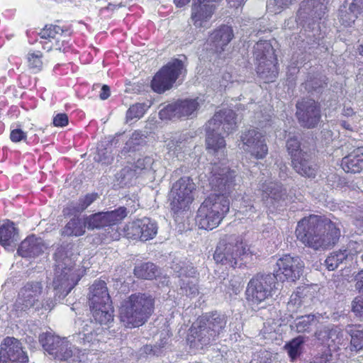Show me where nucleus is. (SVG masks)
<instances>
[{"label": "nucleus", "mask_w": 363, "mask_h": 363, "mask_svg": "<svg viewBox=\"0 0 363 363\" xmlns=\"http://www.w3.org/2000/svg\"><path fill=\"white\" fill-rule=\"evenodd\" d=\"M296 235L303 245L315 250H326L335 245L340 238V229L330 219L310 215L298 222Z\"/></svg>", "instance_id": "f257e3e1"}, {"label": "nucleus", "mask_w": 363, "mask_h": 363, "mask_svg": "<svg viewBox=\"0 0 363 363\" xmlns=\"http://www.w3.org/2000/svg\"><path fill=\"white\" fill-rule=\"evenodd\" d=\"M55 260V277L52 281L55 301L62 300L77 285L81 274L75 269L77 255L70 245H62L54 254Z\"/></svg>", "instance_id": "f03ea898"}, {"label": "nucleus", "mask_w": 363, "mask_h": 363, "mask_svg": "<svg viewBox=\"0 0 363 363\" xmlns=\"http://www.w3.org/2000/svg\"><path fill=\"white\" fill-rule=\"evenodd\" d=\"M155 298L148 293H135L123 301L120 308V320L126 328H134L145 324L155 309Z\"/></svg>", "instance_id": "7ed1b4c3"}, {"label": "nucleus", "mask_w": 363, "mask_h": 363, "mask_svg": "<svg viewBox=\"0 0 363 363\" xmlns=\"http://www.w3.org/2000/svg\"><path fill=\"white\" fill-rule=\"evenodd\" d=\"M229 209L230 201L228 197L211 194L198 209L196 222L201 229L213 230L219 225Z\"/></svg>", "instance_id": "20e7f679"}, {"label": "nucleus", "mask_w": 363, "mask_h": 363, "mask_svg": "<svg viewBox=\"0 0 363 363\" xmlns=\"http://www.w3.org/2000/svg\"><path fill=\"white\" fill-rule=\"evenodd\" d=\"M186 65L187 57L185 55H181L179 58L172 59L153 77L151 82L152 89L162 94L172 88L177 79H180L186 75Z\"/></svg>", "instance_id": "39448f33"}, {"label": "nucleus", "mask_w": 363, "mask_h": 363, "mask_svg": "<svg viewBox=\"0 0 363 363\" xmlns=\"http://www.w3.org/2000/svg\"><path fill=\"white\" fill-rule=\"evenodd\" d=\"M277 277L273 273H257L253 276L246 289L247 300L258 304L272 299L277 290Z\"/></svg>", "instance_id": "423d86ee"}, {"label": "nucleus", "mask_w": 363, "mask_h": 363, "mask_svg": "<svg viewBox=\"0 0 363 363\" xmlns=\"http://www.w3.org/2000/svg\"><path fill=\"white\" fill-rule=\"evenodd\" d=\"M245 248L233 235H225L221 238L213 254V259L218 264L235 268L242 264Z\"/></svg>", "instance_id": "0eeeda50"}, {"label": "nucleus", "mask_w": 363, "mask_h": 363, "mask_svg": "<svg viewBox=\"0 0 363 363\" xmlns=\"http://www.w3.org/2000/svg\"><path fill=\"white\" fill-rule=\"evenodd\" d=\"M196 184L188 177H184L177 180L169 194V202L171 211L179 214L189 208L194 200L193 191Z\"/></svg>", "instance_id": "6e6552de"}, {"label": "nucleus", "mask_w": 363, "mask_h": 363, "mask_svg": "<svg viewBox=\"0 0 363 363\" xmlns=\"http://www.w3.org/2000/svg\"><path fill=\"white\" fill-rule=\"evenodd\" d=\"M39 342L46 351L55 359L69 362V363H81L78 356L73 354L72 344L65 338H60L50 333L39 335Z\"/></svg>", "instance_id": "1a4fd4ad"}, {"label": "nucleus", "mask_w": 363, "mask_h": 363, "mask_svg": "<svg viewBox=\"0 0 363 363\" xmlns=\"http://www.w3.org/2000/svg\"><path fill=\"white\" fill-rule=\"evenodd\" d=\"M210 170V177L208 178L209 184L214 191L227 197L234 190L237 189L239 184L237 183V177L235 172L230 170L228 167H221L220 164L214 162L208 167Z\"/></svg>", "instance_id": "9d476101"}, {"label": "nucleus", "mask_w": 363, "mask_h": 363, "mask_svg": "<svg viewBox=\"0 0 363 363\" xmlns=\"http://www.w3.org/2000/svg\"><path fill=\"white\" fill-rule=\"evenodd\" d=\"M296 118L301 127L313 129L321 120L320 102L311 97H302L296 103Z\"/></svg>", "instance_id": "9b49d317"}, {"label": "nucleus", "mask_w": 363, "mask_h": 363, "mask_svg": "<svg viewBox=\"0 0 363 363\" xmlns=\"http://www.w3.org/2000/svg\"><path fill=\"white\" fill-rule=\"evenodd\" d=\"M330 0H303L299 4L296 21L309 28L321 20L328 11Z\"/></svg>", "instance_id": "f8f14e48"}, {"label": "nucleus", "mask_w": 363, "mask_h": 363, "mask_svg": "<svg viewBox=\"0 0 363 363\" xmlns=\"http://www.w3.org/2000/svg\"><path fill=\"white\" fill-rule=\"evenodd\" d=\"M201 100L199 98L178 100L169 104L162 108L159 115L161 119L193 118L196 116L200 108Z\"/></svg>", "instance_id": "ddd939ff"}, {"label": "nucleus", "mask_w": 363, "mask_h": 363, "mask_svg": "<svg viewBox=\"0 0 363 363\" xmlns=\"http://www.w3.org/2000/svg\"><path fill=\"white\" fill-rule=\"evenodd\" d=\"M123 235L128 239L147 241L155 237L157 225L150 218L144 217L127 223L123 229Z\"/></svg>", "instance_id": "4468645a"}, {"label": "nucleus", "mask_w": 363, "mask_h": 363, "mask_svg": "<svg viewBox=\"0 0 363 363\" xmlns=\"http://www.w3.org/2000/svg\"><path fill=\"white\" fill-rule=\"evenodd\" d=\"M128 213L124 206H121L110 211H101L86 216V228L88 230H100L106 227L114 225L123 220Z\"/></svg>", "instance_id": "2eb2a0df"}, {"label": "nucleus", "mask_w": 363, "mask_h": 363, "mask_svg": "<svg viewBox=\"0 0 363 363\" xmlns=\"http://www.w3.org/2000/svg\"><path fill=\"white\" fill-rule=\"evenodd\" d=\"M262 200L264 206L273 211L282 207L288 198L286 189L281 183L269 182L262 185Z\"/></svg>", "instance_id": "dca6fc26"}, {"label": "nucleus", "mask_w": 363, "mask_h": 363, "mask_svg": "<svg viewBox=\"0 0 363 363\" xmlns=\"http://www.w3.org/2000/svg\"><path fill=\"white\" fill-rule=\"evenodd\" d=\"M43 292V284L40 281H28L19 291L15 303L16 311H26L39 302Z\"/></svg>", "instance_id": "f3484780"}, {"label": "nucleus", "mask_w": 363, "mask_h": 363, "mask_svg": "<svg viewBox=\"0 0 363 363\" xmlns=\"http://www.w3.org/2000/svg\"><path fill=\"white\" fill-rule=\"evenodd\" d=\"M278 277L284 276L288 281L295 282L303 275L304 262L298 256L285 255L277 261Z\"/></svg>", "instance_id": "a211bd4d"}, {"label": "nucleus", "mask_w": 363, "mask_h": 363, "mask_svg": "<svg viewBox=\"0 0 363 363\" xmlns=\"http://www.w3.org/2000/svg\"><path fill=\"white\" fill-rule=\"evenodd\" d=\"M211 130L229 135L237 128L236 114L232 109L225 108L215 113L206 123Z\"/></svg>", "instance_id": "6ab92c4d"}, {"label": "nucleus", "mask_w": 363, "mask_h": 363, "mask_svg": "<svg viewBox=\"0 0 363 363\" xmlns=\"http://www.w3.org/2000/svg\"><path fill=\"white\" fill-rule=\"evenodd\" d=\"M0 361L13 363H28V357L23 350L22 343L14 337H6L1 343Z\"/></svg>", "instance_id": "aec40b11"}, {"label": "nucleus", "mask_w": 363, "mask_h": 363, "mask_svg": "<svg viewBox=\"0 0 363 363\" xmlns=\"http://www.w3.org/2000/svg\"><path fill=\"white\" fill-rule=\"evenodd\" d=\"M241 140L247 150L257 159L264 158L268 153L265 136L257 129L252 128L242 133Z\"/></svg>", "instance_id": "412c9836"}, {"label": "nucleus", "mask_w": 363, "mask_h": 363, "mask_svg": "<svg viewBox=\"0 0 363 363\" xmlns=\"http://www.w3.org/2000/svg\"><path fill=\"white\" fill-rule=\"evenodd\" d=\"M354 247V241L348 242L346 247H342L337 250L330 252L325 260V266L329 271H334L339 267L343 265L346 267L354 263V252L352 250Z\"/></svg>", "instance_id": "4be33fe9"}, {"label": "nucleus", "mask_w": 363, "mask_h": 363, "mask_svg": "<svg viewBox=\"0 0 363 363\" xmlns=\"http://www.w3.org/2000/svg\"><path fill=\"white\" fill-rule=\"evenodd\" d=\"M233 37V28L230 26L223 25L211 33L208 43L215 52L221 53Z\"/></svg>", "instance_id": "5701e85b"}, {"label": "nucleus", "mask_w": 363, "mask_h": 363, "mask_svg": "<svg viewBox=\"0 0 363 363\" xmlns=\"http://www.w3.org/2000/svg\"><path fill=\"white\" fill-rule=\"evenodd\" d=\"M206 145L208 153L217 157L218 160L225 158V141L224 134L211 130L206 126Z\"/></svg>", "instance_id": "b1692460"}, {"label": "nucleus", "mask_w": 363, "mask_h": 363, "mask_svg": "<svg viewBox=\"0 0 363 363\" xmlns=\"http://www.w3.org/2000/svg\"><path fill=\"white\" fill-rule=\"evenodd\" d=\"M328 86V78L318 72H309L301 85L311 96L318 97Z\"/></svg>", "instance_id": "393cba45"}, {"label": "nucleus", "mask_w": 363, "mask_h": 363, "mask_svg": "<svg viewBox=\"0 0 363 363\" xmlns=\"http://www.w3.org/2000/svg\"><path fill=\"white\" fill-rule=\"evenodd\" d=\"M45 248L43 239L32 235L21 242L18 254L23 257H34L42 254Z\"/></svg>", "instance_id": "a878e982"}, {"label": "nucleus", "mask_w": 363, "mask_h": 363, "mask_svg": "<svg viewBox=\"0 0 363 363\" xmlns=\"http://www.w3.org/2000/svg\"><path fill=\"white\" fill-rule=\"evenodd\" d=\"M190 336L192 341L199 343L201 347L206 346L216 341L218 337L199 318L190 328Z\"/></svg>", "instance_id": "bb28decb"}, {"label": "nucleus", "mask_w": 363, "mask_h": 363, "mask_svg": "<svg viewBox=\"0 0 363 363\" xmlns=\"http://www.w3.org/2000/svg\"><path fill=\"white\" fill-rule=\"evenodd\" d=\"M291 163L294 169L300 175L308 178H315L318 166L306 152L294 157L291 160Z\"/></svg>", "instance_id": "cd10ccee"}, {"label": "nucleus", "mask_w": 363, "mask_h": 363, "mask_svg": "<svg viewBox=\"0 0 363 363\" xmlns=\"http://www.w3.org/2000/svg\"><path fill=\"white\" fill-rule=\"evenodd\" d=\"M341 166L347 173H359L363 169V146L357 147L343 157Z\"/></svg>", "instance_id": "c85d7f7f"}, {"label": "nucleus", "mask_w": 363, "mask_h": 363, "mask_svg": "<svg viewBox=\"0 0 363 363\" xmlns=\"http://www.w3.org/2000/svg\"><path fill=\"white\" fill-rule=\"evenodd\" d=\"M208 3L203 1L193 3L191 18L197 27L203 26V23L212 16L215 11V6Z\"/></svg>", "instance_id": "c756f323"}, {"label": "nucleus", "mask_w": 363, "mask_h": 363, "mask_svg": "<svg viewBox=\"0 0 363 363\" xmlns=\"http://www.w3.org/2000/svg\"><path fill=\"white\" fill-rule=\"evenodd\" d=\"M18 231L13 222L8 220L0 226V245L8 250H13L18 241Z\"/></svg>", "instance_id": "7c9ffc66"}, {"label": "nucleus", "mask_w": 363, "mask_h": 363, "mask_svg": "<svg viewBox=\"0 0 363 363\" xmlns=\"http://www.w3.org/2000/svg\"><path fill=\"white\" fill-rule=\"evenodd\" d=\"M110 295L108 291L106 284L102 280H96L89 287L88 294L89 305L97 306L99 303H108Z\"/></svg>", "instance_id": "2f4dec72"}, {"label": "nucleus", "mask_w": 363, "mask_h": 363, "mask_svg": "<svg viewBox=\"0 0 363 363\" xmlns=\"http://www.w3.org/2000/svg\"><path fill=\"white\" fill-rule=\"evenodd\" d=\"M199 318L217 337L223 332L227 323L226 316L217 311L206 313Z\"/></svg>", "instance_id": "473e14b6"}, {"label": "nucleus", "mask_w": 363, "mask_h": 363, "mask_svg": "<svg viewBox=\"0 0 363 363\" xmlns=\"http://www.w3.org/2000/svg\"><path fill=\"white\" fill-rule=\"evenodd\" d=\"M75 325L78 327L79 332L73 335V339L77 342L85 344L95 339L94 323L91 320L78 319L75 321Z\"/></svg>", "instance_id": "72a5a7b5"}, {"label": "nucleus", "mask_w": 363, "mask_h": 363, "mask_svg": "<svg viewBox=\"0 0 363 363\" xmlns=\"http://www.w3.org/2000/svg\"><path fill=\"white\" fill-rule=\"evenodd\" d=\"M277 59L267 60L257 63V73L266 82H274L278 75Z\"/></svg>", "instance_id": "f704fd0d"}, {"label": "nucleus", "mask_w": 363, "mask_h": 363, "mask_svg": "<svg viewBox=\"0 0 363 363\" xmlns=\"http://www.w3.org/2000/svg\"><path fill=\"white\" fill-rule=\"evenodd\" d=\"M135 276L139 279L152 280L160 274V268L152 262H143L137 264L133 270Z\"/></svg>", "instance_id": "c9c22d12"}, {"label": "nucleus", "mask_w": 363, "mask_h": 363, "mask_svg": "<svg viewBox=\"0 0 363 363\" xmlns=\"http://www.w3.org/2000/svg\"><path fill=\"white\" fill-rule=\"evenodd\" d=\"M253 55L257 63L277 58L272 45L267 40H260L255 45Z\"/></svg>", "instance_id": "e433bc0d"}, {"label": "nucleus", "mask_w": 363, "mask_h": 363, "mask_svg": "<svg viewBox=\"0 0 363 363\" xmlns=\"http://www.w3.org/2000/svg\"><path fill=\"white\" fill-rule=\"evenodd\" d=\"M86 228L85 217L83 220L79 218H74L62 229L61 235L63 236H81L85 233Z\"/></svg>", "instance_id": "4c0bfd02"}, {"label": "nucleus", "mask_w": 363, "mask_h": 363, "mask_svg": "<svg viewBox=\"0 0 363 363\" xmlns=\"http://www.w3.org/2000/svg\"><path fill=\"white\" fill-rule=\"evenodd\" d=\"M318 322V318L314 314L298 316L289 325L291 330L298 333L309 332L312 325Z\"/></svg>", "instance_id": "58836bf2"}, {"label": "nucleus", "mask_w": 363, "mask_h": 363, "mask_svg": "<svg viewBox=\"0 0 363 363\" xmlns=\"http://www.w3.org/2000/svg\"><path fill=\"white\" fill-rule=\"evenodd\" d=\"M306 339L305 336L298 335L284 345V350L292 361L297 359L303 353Z\"/></svg>", "instance_id": "ea45409f"}, {"label": "nucleus", "mask_w": 363, "mask_h": 363, "mask_svg": "<svg viewBox=\"0 0 363 363\" xmlns=\"http://www.w3.org/2000/svg\"><path fill=\"white\" fill-rule=\"evenodd\" d=\"M346 332L351 337V351L362 350L363 349V328L360 325H348Z\"/></svg>", "instance_id": "a19ab883"}, {"label": "nucleus", "mask_w": 363, "mask_h": 363, "mask_svg": "<svg viewBox=\"0 0 363 363\" xmlns=\"http://www.w3.org/2000/svg\"><path fill=\"white\" fill-rule=\"evenodd\" d=\"M286 147L288 153L291 156V160L294 159V157H297L299 155L305 153V152L301 149L299 136L295 133H289L286 142Z\"/></svg>", "instance_id": "79ce46f5"}, {"label": "nucleus", "mask_w": 363, "mask_h": 363, "mask_svg": "<svg viewBox=\"0 0 363 363\" xmlns=\"http://www.w3.org/2000/svg\"><path fill=\"white\" fill-rule=\"evenodd\" d=\"M92 317L96 323L101 325H108L113 321V312L114 311H100L97 306H89Z\"/></svg>", "instance_id": "37998d69"}, {"label": "nucleus", "mask_w": 363, "mask_h": 363, "mask_svg": "<svg viewBox=\"0 0 363 363\" xmlns=\"http://www.w3.org/2000/svg\"><path fill=\"white\" fill-rule=\"evenodd\" d=\"M137 177L136 169L130 167L123 168L116 174V179L120 186L123 187L132 184L133 180Z\"/></svg>", "instance_id": "c03bdc74"}, {"label": "nucleus", "mask_w": 363, "mask_h": 363, "mask_svg": "<svg viewBox=\"0 0 363 363\" xmlns=\"http://www.w3.org/2000/svg\"><path fill=\"white\" fill-rule=\"evenodd\" d=\"M312 293L308 286H299L296 289V291L291 294L290 302L293 303L294 305L301 306L306 303L307 299H310Z\"/></svg>", "instance_id": "a18cd8bd"}, {"label": "nucleus", "mask_w": 363, "mask_h": 363, "mask_svg": "<svg viewBox=\"0 0 363 363\" xmlns=\"http://www.w3.org/2000/svg\"><path fill=\"white\" fill-rule=\"evenodd\" d=\"M340 21L345 26H351L358 16L356 10L351 9V5L347 9L346 6H342L339 10Z\"/></svg>", "instance_id": "49530a36"}, {"label": "nucleus", "mask_w": 363, "mask_h": 363, "mask_svg": "<svg viewBox=\"0 0 363 363\" xmlns=\"http://www.w3.org/2000/svg\"><path fill=\"white\" fill-rule=\"evenodd\" d=\"M148 108L149 106L145 103H136L132 105L126 113L127 122L130 121L135 118H141Z\"/></svg>", "instance_id": "de8ad7c7"}, {"label": "nucleus", "mask_w": 363, "mask_h": 363, "mask_svg": "<svg viewBox=\"0 0 363 363\" xmlns=\"http://www.w3.org/2000/svg\"><path fill=\"white\" fill-rule=\"evenodd\" d=\"M98 198V194H88L84 197L79 198L77 203H72L75 212L80 213L89 206Z\"/></svg>", "instance_id": "09e8293b"}, {"label": "nucleus", "mask_w": 363, "mask_h": 363, "mask_svg": "<svg viewBox=\"0 0 363 363\" xmlns=\"http://www.w3.org/2000/svg\"><path fill=\"white\" fill-rule=\"evenodd\" d=\"M186 146L185 138L180 135L178 138H174L170 140L167 144V147L169 152H172L173 155H177L182 152ZM178 157V155H177Z\"/></svg>", "instance_id": "8fccbe9b"}, {"label": "nucleus", "mask_w": 363, "mask_h": 363, "mask_svg": "<svg viewBox=\"0 0 363 363\" xmlns=\"http://www.w3.org/2000/svg\"><path fill=\"white\" fill-rule=\"evenodd\" d=\"M146 136L141 131H135L130 139L127 141V145L133 147V151L138 150V146H143L146 144Z\"/></svg>", "instance_id": "3c124183"}, {"label": "nucleus", "mask_w": 363, "mask_h": 363, "mask_svg": "<svg viewBox=\"0 0 363 363\" xmlns=\"http://www.w3.org/2000/svg\"><path fill=\"white\" fill-rule=\"evenodd\" d=\"M64 29L56 25H46L43 29L41 30L39 35L42 38H55L57 34L63 33Z\"/></svg>", "instance_id": "603ef678"}, {"label": "nucleus", "mask_w": 363, "mask_h": 363, "mask_svg": "<svg viewBox=\"0 0 363 363\" xmlns=\"http://www.w3.org/2000/svg\"><path fill=\"white\" fill-rule=\"evenodd\" d=\"M94 160L102 164H109L113 160V157L111 152L101 144L97 147V153L94 157Z\"/></svg>", "instance_id": "864d4df0"}, {"label": "nucleus", "mask_w": 363, "mask_h": 363, "mask_svg": "<svg viewBox=\"0 0 363 363\" xmlns=\"http://www.w3.org/2000/svg\"><path fill=\"white\" fill-rule=\"evenodd\" d=\"M354 252V264L359 269H363V240L359 242L354 241V247H353Z\"/></svg>", "instance_id": "5fc2aeb1"}, {"label": "nucleus", "mask_w": 363, "mask_h": 363, "mask_svg": "<svg viewBox=\"0 0 363 363\" xmlns=\"http://www.w3.org/2000/svg\"><path fill=\"white\" fill-rule=\"evenodd\" d=\"M154 164V159L149 156H145L143 158H139L135 163V169L139 170H147L152 169V164Z\"/></svg>", "instance_id": "6e6d98bb"}, {"label": "nucleus", "mask_w": 363, "mask_h": 363, "mask_svg": "<svg viewBox=\"0 0 363 363\" xmlns=\"http://www.w3.org/2000/svg\"><path fill=\"white\" fill-rule=\"evenodd\" d=\"M182 293L187 296H195L199 294V288L196 284L192 282L183 283L181 286Z\"/></svg>", "instance_id": "4d7b16f0"}, {"label": "nucleus", "mask_w": 363, "mask_h": 363, "mask_svg": "<svg viewBox=\"0 0 363 363\" xmlns=\"http://www.w3.org/2000/svg\"><path fill=\"white\" fill-rule=\"evenodd\" d=\"M42 55L40 52L38 53H33L28 57V62L30 68L36 70H40L42 66L40 60Z\"/></svg>", "instance_id": "13d9d810"}, {"label": "nucleus", "mask_w": 363, "mask_h": 363, "mask_svg": "<svg viewBox=\"0 0 363 363\" xmlns=\"http://www.w3.org/2000/svg\"><path fill=\"white\" fill-rule=\"evenodd\" d=\"M352 311L356 315L363 318V298H355L352 302Z\"/></svg>", "instance_id": "bf43d9fd"}, {"label": "nucleus", "mask_w": 363, "mask_h": 363, "mask_svg": "<svg viewBox=\"0 0 363 363\" xmlns=\"http://www.w3.org/2000/svg\"><path fill=\"white\" fill-rule=\"evenodd\" d=\"M55 126L64 127L68 124V116L66 113H58L53 119Z\"/></svg>", "instance_id": "052dcab7"}, {"label": "nucleus", "mask_w": 363, "mask_h": 363, "mask_svg": "<svg viewBox=\"0 0 363 363\" xmlns=\"http://www.w3.org/2000/svg\"><path fill=\"white\" fill-rule=\"evenodd\" d=\"M171 268L177 275L180 277L183 276L184 270L185 269V262L182 261L174 260L172 262Z\"/></svg>", "instance_id": "680f3d73"}, {"label": "nucleus", "mask_w": 363, "mask_h": 363, "mask_svg": "<svg viewBox=\"0 0 363 363\" xmlns=\"http://www.w3.org/2000/svg\"><path fill=\"white\" fill-rule=\"evenodd\" d=\"M332 359V354L329 350H325L320 354L319 356L315 357L314 362L315 363H329Z\"/></svg>", "instance_id": "e2e57ef3"}, {"label": "nucleus", "mask_w": 363, "mask_h": 363, "mask_svg": "<svg viewBox=\"0 0 363 363\" xmlns=\"http://www.w3.org/2000/svg\"><path fill=\"white\" fill-rule=\"evenodd\" d=\"M26 137V133L21 129H14L10 134L11 140L15 143L24 140Z\"/></svg>", "instance_id": "0e129e2a"}, {"label": "nucleus", "mask_w": 363, "mask_h": 363, "mask_svg": "<svg viewBox=\"0 0 363 363\" xmlns=\"http://www.w3.org/2000/svg\"><path fill=\"white\" fill-rule=\"evenodd\" d=\"M350 5L351 9L356 10L358 15L363 13V0H352Z\"/></svg>", "instance_id": "69168bd1"}, {"label": "nucleus", "mask_w": 363, "mask_h": 363, "mask_svg": "<svg viewBox=\"0 0 363 363\" xmlns=\"http://www.w3.org/2000/svg\"><path fill=\"white\" fill-rule=\"evenodd\" d=\"M183 276L185 277H194L196 274V269L191 266V264H189L188 263L185 262V269L184 270Z\"/></svg>", "instance_id": "338daca9"}, {"label": "nucleus", "mask_w": 363, "mask_h": 363, "mask_svg": "<svg viewBox=\"0 0 363 363\" xmlns=\"http://www.w3.org/2000/svg\"><path fill=\"white\" fill-rule=\"evenodd\" d=\"M357 283L355 284V288L359 292L363 293V269L357 275Z\"/></svg>", "instance_id": "774afa93"}]
</instances>
